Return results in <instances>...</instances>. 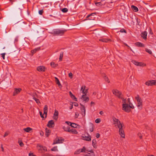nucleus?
<instances>
[{
	"label": "nucleus",
	"instance_id": "1",
	"mask_svg": "<svg viewBox=\"0 0 156 156\" xmlns=\"http://www.w3.org/2000/svg\"><path fill=\"white\" fill-rule=\"evenodd\" d=\"M135 98L137 102V107L138 109H141L143 107V101L141 98L138 95H137L135 97Z\"/></svg>",
	"mask_w": 156,
	"mask_h": 156
},
{
	"label": "nucleus",
	"instance_id": "2",
	"mask_svg": "<svg viewBox=\"0 0 156 156\" xmlns=\"http://www.w3.org/2000/svg\"><path fill=\"white\" fill-rule=\"evenodd\" d=\"M113 124L115 127H117L119 129L123 127L122 124L121 122L119 120L116 119L115 117H112Z\"/></svg>",
	"mask_w": 156,
	"mask_h": 156
},
{
	"label": "nucleus",
	"instance_id": "3",
	"mask_svg": "<svg viewBox=\"0 0 156 156\" xmlns=\"http://www.w3.org/2000/svg\"><path fill=\"white\" fill-rule=\"evenodd\" d=\"M66 30H62L59 29H56L54 31V34L55 35H62L66 31Z\"/></svg>",
	"mask_w": 156,
	"mask_h": 156
},
{
	"label": "nucleus",
	"instance_id": "4",
	"mask_svg": "<svg viewBox=\"0 0 156 156\" xmlns=\"http://www.w3.org/2000/svg\"><path fill=\"white\" fill-rule=\"evenodd\" d=\"M64 141V139L61 137H57L54 140L53 144H57L62 143Z\"/></svg>",
	"mask_w": 156,
	"mask_h": 156
},
{
	"label": "nucleus",
	"instance_id": "5",
	"mask_svg": "<svg viewBox=\"0 0 156 156\" xmlns=\"http://www.w3.org/2000/svg\"><path fill=\"white\" fill-rule=\"evenodd\" d=\"M122 109L125 112H129L130 111L131 109L128 104L122 105Z\"/></svg>",
	"mask_w": 156,
	"mask_h": 156
},
{
	"label": "nucleus",
	"instance_id": "6",
	"mask_svg": "<svg viewBox=\"0 0 156 156\" xmlns=\"http://www.w3.org/2000/svg\"><path fill=\"white\" fill-rule=\"evenodd\" d=\"M112 93L113 94H114L119 98H121L122 97L121 92L117 90H112Z\"/></svg>",
	"mask_w": 156,
	"mask_h": 156
},
{
	"label": "nucleus",
	"instance_id": "7",
	"mask_svg": "<svg viewBox=\"0 0 156 156\" xmlns=\"http://www.w3.org/2000/svg\"><path fill=\"white\" fill-rule=\"evenodd\" d=\"M37 147L39 150H40L41 151H47L46 148L45 147L39 144H37Z\"/></svg>",
	"mask_w": 156,
	"mask_h": 156
},
{
	"label": "nucleus",
	"instance_id": "8",
	"mask_svg": "<svg viewBox=\"0 0 156 156\" xmlns=\"http://www.w3.org/2000/svg\"><path fill=\"white\" fill-rule=\"evenodd\" d=\"M87 151L90 152V153H87L85 154V156H94V153L92 150L90 151H88L87 150Z\"/></svg>",
	"mask_w": 156,
	"mask_h": 156
},
{
	"label": "nucleus",
	"instance_id": "9",
	"mask_svg": "<svg viewBox=\"0 0 156 156\" xmlns=\"http://www.w3.org/2000/svg\"><path fill=\"white\" fill-rule=\"evenodd\" d=\"M80 105L81 106L80 109L82 111V115L83 116H85L86 114V110L85 107L83 105L81 104H80Z\"/></svg>",
	"mask_w": 156,
	"mask_h": 156
},
{
	"label": "nucleus",
	"instance_id": "10",
	"mask_svg": "<svg viewBox=\"0 0 156 156\" xmlns=\"http://www.w3.org/2000/svg\"><path fill=\"white\" fill-rule=\"evenodd\" d=\"M119 133L120 136L123 138H125V134L122 127L119 128Z\"/></svg>",
	"mask_w": 156,
	"mask_h": 156
},
{
	"label": "nucleus",
	"instance_id": "11",
	"mask_svg": "<svg viewBox=\"0 0 156 156\" xmlns=\"http://www.w3.org/2000/svg\"><path fill=\"white\" fill-rule=\"evenodd\" d=\"M154 80H150L146 82L145 84L148 86L154 85Z\"/></svg>",
	"mask_w": 156,
	"mask_h": 156
},
{
	"label": "nucleus",
	"instance_id": "12",
	"mask_svg": "<svg viewBox=\"0 0 156 156\" xmlns=\"http://www.w3.org/2000/svg\"><path fill=\"white\" fill-rule=\"evenodd\" d=\"M54 122L53 120L49 121L47 124V126L49 128H52L54 126Z\"/></svg>",
	"mask_w": 156,
	"mask_h": 156
},
{
	"label": "nucleus",
	"instance_id": "13",
	"mask_svg": "<svg viewBox=\"0 0 156 156\" xmlns=\"http://www.w3.org/2000/svg\"><path fill=\"white\" fill-rule=\"evenodd\" d=\"M58 111L56 110H55V111L54 113V114L53 116V119H54L56 120L58 118Z\"/></svg>",
	"mask_w": 156,
	"mask_h": 156
},
{
	"label": "nucleus",
	"instance_id": "14",
	"mask_svg": "<svg viewBox=\"0 0 156 156\" xmlns=\"http://www.w3.org/2000/svg\"><path fill=\"white\" fill-rule=\"evenodd\" d=\"M21 90V89L20 88H15L14 91L13 92V96H15L16 95L18 94L20 92Z\"/></svg>",
	"mask_w": 156,
	"mask_h": 156
},
{
	"label": "nucleus",
	"instance_id": "15",
	"mask_svg": "<svg viewBox=\"0 0 156 156\" xmlns=\"http://www.w3.org/2000/svg\"><path fill=\"white\" fill-rule=\"evenodd\" d=\"M83 140H86L87 141H89L91 140V137L90 135H88V136H82Z\"/></svg>",
	"mask_w": 156,
	"mask_h": 156
},
{
	"label": "nucleus",
	"instance_id": "16",
	"mask_svg": "<svg viewBox=\"0 0 156 156\" xmlns=\"http://www.w3.org/2000/svg\"><path fill=\"white\" fill-rule=\"evenodd\" d=\"M81 98L83 100V101H85V102H87L89 100V98L87 97L86 96V95H82Z\"/></svg>",
	"mask_w": 156,
	"mask_h": 156
},
{
	"label": "nucleus",
	"instance_id": "17",
	"mask_svg": "<svg viewBox=\"0 0 156 156\" xmlns=\"http://www.w3.org/2000/svg\"><path fill=\"white\" fill-rule=\"evenodd\" d=\"M45 68L43 66H40L37 67V70L39 72H44L45 71Z\"/></svg>",
	"mask_w": 156,
	"mask_h": 156
},
{
	"label": "nucleus",
	"instance_id": "18",
	"mask_svg": "<svg viewBox=\"0 0 156 156\" xmlns=\"http://www.w3.org/2000/svg\"><path fill=\"white\" fill-rule=\"evenodd\" d=\"M48 106L46 105H45L44 108V114L45 115V117L47 116L48 112Z\"/></svg>",
	"mask_w": 156,
	"mask_h": 156
},
{
	"label": "nucleus",
	"instance_id": "19",
	"mask_svg": "<svg viewBox=\"0 0 156 156\" xmlns=\"http://www.w3.org/2000/svg\"><path fill=\"white\" fill-rule=\"evenodd\" d=\"M95 4L96 6L98 7H100L103 5H104L105 4L103 3L102 1H101L100 2H95Z\"/></svg>",
	"mask_w": 156,
	"mask_h": 156
},
{
	"label": "nucleus",
	"instance_id": "20",
	"mask_svg": "<svg viewBox=\"0 0 156 156\" xmlns=\"http://www.w3.org/2000/svg\"><path fill=\"white\" fill-rule=\"evenodd\" d=\"M69 95L71 98L75 101H77V98L73 95L71 91L69 92Z\"/></svg>",
	"mask_w": 156,
	"mask_h": 156
},
{
	"label": "nucleus",
	"instance_id": "21",
	"mask_svg": "<svg viewBox=\"0 0 156 156\" xmlns=\"http://www.w3.org/2000/svg\"><path fill=\"white\" fill-rule=\"evenodd\" d=\"M147 32L146 31H144L141 34V36L144 39H145L147 38Z\"/></svg>",
	"mask_w": 156,
	"mask_h": 156
},
{
	"label": "nucleus",
	"instance_id": "22",
	"mask_svg": "<svg viewBox=\"0 0 156 156\" xmlns=\"http://www.w3.org/2000/svg\"><path fill=\"white\" fill-rule=\"evenodd\" d=\"M51 132L50 130L48 129L47 128H46L45 129V135L47 136L48 137L50 134Z\"/></svg>",
	"mask_w": 156,
	"mask_h": 156
},
{
	"label": "nucleus",
	"instance_id": "23",
	"mask_svg": "<svg viewBox=\"0 0 156 156\" xmlns=\"http://www.w3.org/2000/svg\"><path fill=\"white\" fill-rule=\"evenodd\" d=\"M62 129L64 130L66 132H69V130H70L69 129V127L68 126H64L63 127Z\"/></svg>",
	"mask_w": 156,
	"mask_h": 156
},
{
	"label": "nucleus",
	"instance_id": "24",
	"mask_svg": "<svg viewBox=\"0 0 156 156\" xmlns=\"http://www.w3.org/2000/svg\"><path fill=\"white\" fill-rule=\"evenodd\" d=\"M135 45L138 47H143L144 46V45L140 42H137L135 44Z\"/></svg>",
	"mask_w": 156,
	"mask_h": 156
},
{
	"label": "nucleus",
	"instance_id": "25",
	"mask_svg": "<svg viewBox=\"0 0 156 156\" xmlns=\"http://www.w3.org/2000/svg\"><path fill=\"white\" fill-rule=\"evenodd\" d=\"M131 8L135 12H137L138 11V9L137 7L134 5H132L131 6Z\"/></svg>",
	"mask_w": 156,
	"mask_h": 156
},
{
	"label": "nucleus",
	"instance_id": "26",
	"mask_svg": "<svg viewBox=\"0 0 156 156\" xmlns=\"http://www.w3.org/2000/svg\"><path fill=\"white\" fill-rule=\"evenodd\" d=\"M32 129L30 127H28L26 128H24L23 130L26 132L30 133L31 131L32 130Z\"/></svg>",
	"mask_w": 156,
	"mask_h": 156
},
{
	"label": "nucleus",
	"instance_id": "27",
	"mask_svg": "<svg viewBox=\"0 0 156 156\" xmlns=\"http://www.w3.org/2000/svg\"><path fill=\"white\" fill-rule=\"evenodd\" d=\"M69 132H70L73 134H77L78 133L76 130L73 129H70Z\"/></svg>",
	"mask_w": 156,
	"mask_h": 156
},
{
	"label": "nucleus",
	"instance_id": "28",
	"mask_svg": "<svg viewBox=\"0 0 156 156\" xmlns=\"http://www.w3.org/2000/svg\"><path fill=\"white\" fill-rule=\"evenodd\" d=\"M92 145L94 147L96 148L97 147V146L96 145V140L94 139L92 140Z\"/></svg>",
	"mask_w": 156,
	"mask_h": 156
},
{
	"label": "nucleus",
	"instance_id": "29",
	"mask_svg": "<svg viewBox=\"0 0 156 156\" xmlns=\"http://www.w3.org/2000/svg\"><path fill=\"white\" fill-rule=\"evenodd\" d=\"M94 127V125L92 124H90L89 126V131L91 132L93 131V128Z\"/></svg>",
	"mask_w": 156,
	"mask_h": 156
},
{
	"label": "nucleus",
	"instance_id": "30",
	"mask_svg": "<svg viewBox=\"0 0 156 156\" xmlns=\"http://www.w3.org/2000/svg\"><path fill=\"white\" fill-rule=\"evenodd\" d=\"M122 100V105H126L128 104V102L127 101V100L126 99H124L123 98H121Z\"/></svg>",
	"mask_w": 156,
	"mask_h": 156
},
{
	"label": "nucleus",
	"instance_id": "31",
	"mask_svg": "<svg viewBox=\"0 0 156 156\" xmlns=\"http://www.w3.org/2000/svg\"><path fill=\"white\" fill-rule=\"evenodd\" d=\"M137 66H146V65L144 63H143L142 62H138Z\"/></svg>",
	"mask_w": 156,
	"mask_h": 156
},
{
	"label": "nucleus",
	"instance_id": "32",
	"mask_svg": "<svg viewBox=\"0 0 156 156\" xmlns=\"http://www.w3.org/2000/svg\"><path fill=\"white\" fill-rule=\"evenodd\" d=\"M40 49V47L36 48L34 49L31 50V52L33 54H34L37 51L39 50Z\"/></svg>",
	"mask_w": 156,
	"mask_h": 156
},
{
	"label": "nucleus",
	"instance_id": "33",
	"mask_svg": "<svg viewBox=\"0 0 156 156\" xmlns=\"http://www.w3.org/2000/svg\"><path fill=\"white\" fill-rule=\"evenodd\" d=\"M110 41L111 40L110 39L108 40L107 39H102L99 40V41L104 42H108L109 41Z\"/></svg>",
	"mask_w": 156,
	"mask_h": 156
},
{
	"label": "nucleus",
	"instance_id": "34",
	"mask_svg": "<svg viewBox=\"0 0 156 156\" xmlns=\"http://www.w3.org/2000/svg\"><path fill=\"white\" fill-rule=\"evenodd\" d=\"M55 82L56 83V84H57L59 86H61L62 87L60 83L58 78L56 77H55Z\"/></svg>",
	"mask_w": 156,
	"mask_h": 156
},
{
	"label": "nucleus",
	"instance_id": "35",
	"mask_svg": "<svg viewBox=\"0 0 156 156\" xmlns=\"http://www.w3.org/2000/svg\"><path fill=\"white\" fill-rule=\"evenodd\" d=\"M32 96L33 97V98H39V96L38 95H37V93L35 92L32 95Z\"/></svg>",
	"mask_w": 156,
	"mask_h": 156
},
{
	"label": "nucleus",
	"instance_id": "36",
	"mask_svg": "<svg viewBox=\"0 0 156 156\" xmlns=\"http://www.w3.org/2000/svg\"><path fill=\"white\" fill-rule=\"evenodd\" d=\"M33 99L38 104H41V102H40V100H39V99H38V98H33Z\"/></svg>",
	"mask_w": 156,
	"mask_h": 156
},
{
	"label": "nucleus",
	"instance_id": "37",
	"mask_svg": "<svg viewBox=\"0 0 156 156\" xmlns=\"http://www.w3.org/2000/svg\"><path fill=\"white\" fill-rule=\"evenodd\" d=\"M57 65H58L57 64H55L54 62H52L51 63V66L52 67H56L57 66Z\"/></svg>",
	"mask_w": 156,
	"mask_h": 156
},
{
	"label": "nucleus",
	"instance_id": "38",
	"mask_svg": "<svg viewBox=\"0 0 156 156\" xmlns=\"http://www.w3.org/2000/svg\"><path fill=\"white\" fill-rule=\"evenodd\" d=\"M51 150L52 151H58V150L57 146L54 147L51 149Z\"/></svg>",
	"mask_w": 156,
	"mask_h": 156
},
{
	"label": "nucleus",
	"instance_id": "39",
	"mask_svg": "<svg viewBox=\"0 0 156 156\" xmlns=\"http://www.w3.org/2000/svg\"><path fill=\"white\" fill-rule=\"evenodd\" d=\"M80 151L81 152H85L86 151H87V150H86V149L84 147H83L82 148L80 149Z\"/></svg>",
	"mask_w": 156,
	"mask_h": 156
},
{
	"label": "nucleus",
	"instance_id": "40",
	"mask_svg": "<svg viewBox=\"0 0 156 156\" xmlns=\"http://www.w3.org/2000/svg\"><path fill=\"white\" fill-rule=\"evenodd\" d=\"M128 105L129 106L130 108H134V106L131 102H129L128 103Z\"/></svg>",
	"mask_w": 156,
	"mask_h": 156
},
{
	"label": "nucleus",
	"instance_id": "41",
	"mask_svg": "<svg viewBox=\"0 0 156 156\" xmlns=\"http://www.w3.org/2000/svg\"><path fill=\"white\" fill-rule=\"evenodd\" d=\"M63 56V52H61L60 54L59 59L60 61H62Z\"/></svg>",
	"mask_w": 156,
	"mask_h": 156
},
{
	"label": "nucleus",
	"instance_id": "42",
	"mask_svg": "<svg viewBox=\"0 0 156 156\" xmlns=\"http://www.w3.org/2000/svg\"><path fill=\"white\" fill-rule=\"evenodd\" d=\"M145 50L147 52H148L149 54H152V51L150 49L147 48H145Z\"/></svg>",
	"mask_w": 156,
	"mask_h": 156
},
{
	"label": "nucleus",
	"instance_id": "43",
	"mask_svg": "<svg viewBox=\"0 0 156 156\" xmlns=\"http://www.w3.org/2000/svg\"><path fill=\"white\" fill-rule=\"evenodd\" d=\"M77 124L74 123H71V126L73 128H76Z\"/></svg>",
	"mask_w": 156,
	"mask_h": 156
},
{
	"label": "nucleus",
	"instance_id": "44",
	"mask_svg": "<svg viewBox=\"0 0 156 156\" xmlns=\"http://www.w3.org/2000/svg\"><path fill=\"white\" fill-rule=\"evenodd\" d=\"M62 11L63 12H66L68 11V9L67 8H64L62 9Z\"/></svg>",
	"mask_w": 156,
	"mask_h": 156
},
{
	"label": "nucleus",
	"instance_id": "45",
	"mask_svg": "<svg viewBox=\"0 0 156 156\" xmlns=\"http://www.w3.org/2000/svg\"><path fill=\"white\" fill-rule=\"evenodd\" d=\"M104 78L106 81L108 83L110 82L109 80L108 79V78L106 76H105L104 77Z\"/></svg>",
	"mask_w": 156,
	"mask_h": 156
},
{
	"label": "nucleus",
	"instance_id": "46",
	"mask_svg": "<svg viewBox=\"0 0 156 156\" xmlns=\"http://www.w3.org/2000/svg\"><path fill=\"white\" fill-rule=\"evenodd\" d=\"M101 93H99L97 94V98L98 99H99L101 98Z\"/></svg>",
	"mask_w": 156,
	"mask_h": 156
},
{
	"label": "nucleus",
	"instance_id": "47",
	"mask_svg": "<svg viewBox=\"0 0 156 156\" xmlns=\"http://www.w3.org/2000/svg\"><path fill=\"white\" fill-rule=\"evenodd\" d=\"M132 62H133V63L134 64H135V65L137 66V64H138V62H137L136 61H135V60H133L132 61Z\"/></svg>",
	"mask_w": 156,
	"mask_h": 156
},
{
	"label": "nucleus",
	"instance_id": "48",
	"mask_svg": "<svg viewBox=\"0 0 156 156\" xmlns=\"http://www.w3.org/2000/svg\"><path fill=\"white\" fill-rule=\"evenodd\" d=\"M87 93V90L85 89L84 90H83V92L82 93L84 94V95H86Z\"/></svg>",
	"mask_w": 156,
	"mask_h": 156
},
{
	"label": "nucleus",
	"instance_id": "49",
	"mask_svg": "<svg viewBox=\"0 0 156 156\" xmlns=\"http://www.w3.org/2000/svg\"><path fill=\"white\" fill-rule=\"evenodd\" d=\"M80 149H79L78 150L76 151L75 152V154H80V152H81L80 151Z\"/></svg>",
	"mask_w": 156,
	"mask_h": 156
},
{
	"label": "nucleus",
	"instance_id": "50",
	"mask_svg": "<svg viewBox=\"0 0 156 156\" xmlns=\"http://www.w3.org/2000/svg\"><path fill=\"white\" fill-rule=\"evenodd\" d=\"M101 122V120L99 119H97L95 120V122L96 123H99Z\"/></svg>",
	"mask_w": 156,
	"mask_h": 156
},
{
	"label": "nucleus",
	"instance_id": "51",
	"mask_svg": "<svg viewBox=\"0 0 156 156\" xmlns=\"http://www.w3.org/2000/svg\"><path fill=\"white\" fill-rule=\"evenodd\" d=\"M120 31L121 32H122V33L124 32V33H126V30L125 29H121L120 30Z\"/></svg>",
	"mask_w": 156,
	"mask_h": 156
},
{
	"label": "nucleus",
	"instance_id": "52",
	"mask_svg": "<svg viewBox=\"0 0 156 156\" xmlns=\"http://www.w3.org/2000/svg\"><path fill=\"white\" fill-rule=\"evenodd\" d=\"M73 74L71 73H70L69 74V76L70 77L71 79L72 78Z\"/></svg>",
	"mask_w": 156,
	"mask_h": 156
},
{
	"label": "nucleus",
	"instance_id": "53",
	"mask_svg": "<svg viewBox=\"0 0 156 156\" xmlns=\"http://www.w3.org/2000/svg\"><path fill=\"white\" fill-rule=\"evenodd\" d=\"M5 53H3L1 54L2 57L3 59H5Z\"/></svg>",
	"mask_w": 156,
	"mask_h": 156
},
{
	"label": "nucleus",
	"instance_id": "54",
	"mask_svg": "<svg viewBox=\"0 0 156 156\" xmlns=\"http://www.w3.org/2000/svg\"><path fill=\"white\" fill-rule=\"evenodd\" d=\"M85 86H82L81 88L80 91H82V92H83V90H84L85 89Z\"/></svg>",
	"mask_w": 156,
	"mask_h": 156
},
{
	"label": "nucleus",
	"instance_id": "55",
	"mask_svg": "<svg viewBox=\"0 0 156 156\" xmlns=\"http://www.w3.org/2000/svg\"><path fill=\"white\" fill-rule=\"evenodd\" d=\"M43 10H39V13L40 14V15H42V13H43Z\"/></svg>",
	"mask_w": 156,
	"mask_h": 156
},
{
	"label": "nucleus",
	"instance_id": "56",
	"mask_svg": "<svg viewBox=\"0 0 156 156\" xmlns=\"http://www.w3.org/2000/svg\"><path fill=\"white\" fill-rule=\"evenodd\" d=\"M138 136L140 138V139H142V135H141V134L140 133H139L138 134Z\"/></svg>",
	"mask_w": 156,
	"mask_h": 156
},
{
	"label": "nucleus",
	"instance_id": "57",
	"mask_svg": "<svg viewBox=\"0 0 156 156\" xmlns=\"http://www.w3.org/2000/svg\"><path fill=\"white\" fill-rule=\"evenodd\" d=\"M9 134V133L8 132H6L5 133V134H4V137H5L6 136H7V135H8Z\"/></svg>",
	"mask_w": 156,
	"mask_h": 156
},
{
	"label": "nucleus",
	"instance_id": "58",
	"mask_svg": "<svg viewBox=\"0 0 156 156\" xmlns=\"http://www.w3.org/2000/svg\"><path fill=\"white\" fill-rule=\"evenodd\" d=\"M39 113H40V115H41V117L42 118H44V117L43 116L44 115L42 114V112H40Z\"/></svg>",
	"mask_w": 156,
	"mask_h": 156
},
{
	"label": "nucleus",
	"instance_id": "59",
	"mask_svg": "<svg viewBox=\"0 0 156 156\" xmlns=\"http://www.w3.org/2000/svg\"><path fill=\"white\" fill-rule=\"evenodd\" d=\"M95 13H91V14H90L89 15L87 16V17H90V16H94V15H95Z\"/></svg>",
	"mask_w": 156,
	"mask_h": 156
},
{
	"label": "nucleus",
	"instance_id": "60",
	"mask_svg": "<svg viewBox=\"0 0 156 156\" xmlns=\"http://www.w3.org/2000/svg\"><path fill=\"white\" fill-rule=\"evenodd\" d=\"M75 117L76 118H77L78 116L79 115V113L78 112H76L75 114Z\"/></svg>",
	"mask_w": 156,
	"mask_h": 156
},
{
	"label": "nucleus",
	"instance_id": "61",
	"mask_svg": "<svg viewBox=\"0 0 156 156\" xmlns=\"http://www.w3.org/2000/svg\"><path fill=\"white\" fill-rule=\"evenodd\" d=\"M66 123H67L68 125H70V126L71 125V122H70L66 121Z\"/></svg>",
	"mask_w": 156,
	"mask_h": 156
},
{
	"label": "nucleus",
	"instance_id": "62",
	"mask_svg": "<svg viewBox=\"0 0 156 156\" xmlns=\"http://www.w3.org/2000/svg\"><path fill=\"white\" fill-rule=\"evenodd\" d=\"M100 137V134L98 133H97L96 135V137L97 138H98Z\"/></svg>",
	"mask_w": 156,
	"mask_h": 156
},
{
	"label": "nucleus",
	"instance_id": "63",
	"mask_svg": "<svg viewBox=\"0 0 156 156\" xmlns=\"http://www.w3.org/2000/svg\"><path fill=\"white\" fill-rule=\"evenodd\" d=\"M20 145L21 146V147H22L24 145V144H23V143L22 142H20Z\"/></svg>",
	"mask_w": 156,
	"mask_h": 156
},
{
	"label": "nucleus",
	"instance_id": "64",
	"mask_svg": "<svg viewBox=\"0 0 156 156\" xmlns=\"http://www.w3.org/2000/svg\"><path fill=\"white\" fill-rule=\"evenodd\" d=\"M1 148L2 149V151H4V148L3 147V145L2 144H1Z\"/></svg>",
	"mask_w": 156,
	"mask_h": 156
}]
</instances>
